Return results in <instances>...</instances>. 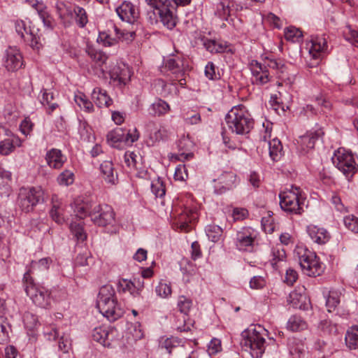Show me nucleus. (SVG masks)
<instances>
[{
	"label": "nucleus",
	"instance_id": "18",
	"mask_svg": "<svg viewBox=\"0 0 358 358\" xmlns=\"http://www.w3.org/2000/svg\"><path fill=\"white\" fill-rule=\"evenodd\" d=\"M322 134L320 131L309 132L303 136H301L296 140L297 149L302 155L308 152L315 146V142Z\"/></svg>",
	"mask_w": 358,
	"mask_h": 358
},
{
	"label": "nucleus",
	"instance_id": "16",
	"mask_svg": "<svg viewBox=\"0 0 358 358\" xmlns=\"http://www.w3.org/2000/svg\"><path fill=\"white\" fill-rule=\"evenodd\" d=\"M3 65L8 71H15L22 66V57L15 48L6 50L3 58Z\"/></svg>",
	"mask_w": 358,
	"mask_h": 358
},
{
	"label": "nucleus",
	"instance_id": "36",
	"mask_svg": "<svg viewBox=\"0 0 358 358\" xmlns=\"http://www.w3.org/2000/svg\"><path fill=\"white\" fill-rule=\"evenodd\" d=\"M287 328L292 331H301L308 328V324L301 316L292 315L287 322Z\"/></svg>",
	"mask_w": 358,
	"mask_h": 358
},
{
	"label": "nucleus",
	"instance_id": "39",
	"mask_svg": "<svg viewBox=\"0 0 358 358\" xmlns=\"http://www.w3.org/2000/svg\"><path fill=\"white\" fill-rule=\"evenodd\" d=\"M87 52L95 64L100 67L101 72L103 73L105 71L103 66L108 59L107 55L101 51H96L92 48H88Z\"/></svg>",
	"mask_w": 358,
	"mask_h": 358
},
{
	"label": "nucleus",
	"instance_id": "6",
	"mask_svg": "<svg viewBox=\"0 0 358 358\" xmlns=\"http://www.w3.org/2000/svg\"><path fill=\"white\" fill-rule=\"evenodd\" d=\"M171 216L172 226L175 230L188 232L192 229V223L198 218V213L187 207H180L173 210Z\"/></svg>",
	"mask_w": 358,
	"mask_h": 358
},
{
	"label": "nucleus",
	"instance_id": "57",
	"mask_svg": "<svg viewBox=\"0 0 358 358\" xmlns=\"http://www.w3.org/2000/svg\"><path fill=\"white\" fill-rule=\"evenodd\" d=\"M340 303V295L336 292L331 291L326 301L329 312H331Z\"/></svg>",
	"mask_w": 358,
	"mask_h": 358
},
{
	"label": "nucleus",
	"instance_id": "30",
	"mask_svg": "<svg viewBox=\"0 0 358 358\" xmlns=\"http://www.w3.org/2000/svg\"><path fill=\"white\" fill-rule=\"evenodd\" d=\"M33 7L35 8L40 18L42 20L44 26L50 30H52L54 27V21L52 17L50 15L47 10L46 6L42 3L36 1L33 4Z\"/></svg>",
	"mask_w": 358,
	"mask_h": 358
},
{
	"label": "nucleus",
	"instance_id": "43",
	"mask_svg": "<svg viewBox=\"0 0 358 358\" xmlns=\"http://www.w3.org/2000/svg\"><path fill=\"white\" fill-rule=\"evenodd\" d=\"M317 330L321 336H328L336 334L337 327L331 321L327 320H321L317 325Z\"/></svg>",
	"mask_w": 358,
	"mask_h": 358
},
{
	"label": "nucleus",
	"instance_id": "51",
	"mask_svg": "<svg viewBox=\"0 0 358 358\" xmlns=\"http://www.w3.org/2000/svg\"><path fill=\"white\" fill-rule=\"evenodd\" d=\"M50 215L52 219L58 224H62L64 222V217L62 215V208L59 202L53 201Z\"/></svg>",
	"mask_w": 358,
	"mask_h": 358
},
{
	"label": "nucleus",
	"instance_id": "50",
	"mask_svg": "<svg viewBox=\"0 0 358 358\" xmlns=\"http://www.w3.org/2000/svg\"><path fill=\"white\" fill-rule=\"evenodd\" d=\"M206 233L208 238L213 242H217L222 234V229L215 224H209L206 228Z\"/></svg>",
	"mask_w": 358,
	"mask_h": 358
},
{
	"label": "nucleus",
	"instance_id": "42",
	"mask_svg": "<svg viewBox=\"0 0 358 358\" xmlns=\"http://www.w3.org/2000/svg\"><path fill=\"white\" fill-rule=\"evenodd\" d=\"M11 180V174L8 171H0V194L8 196L10 192L9 182Z\"/></svg>",
	"mask_w": 358,
	"mask_h": 358
},
{
	"label": "nucleus",
	"instance_id": "56",
	"mask_svg": "<svg viewBox=\"0 0 358 358\" xmlns=\"http://www.w3.org/2000/svg\"><path fill=\"white\" fill-rule=\"evenodd\" d=\"M182 66L183 61L179 57H177L176 58H170L166 62V67H167L170 71H172L174 73L182 71Z\"/></svg>",
	"mask_w": 358,
	"mask_h": 358
},
{
	"label": "nucleus",
	"instance_id": "24",
	"mask_svg": "<svg viewBox=\"0 0 358 358\" xmlns=\"http://www.w3.org/2000/svg\"><path fill=\"white\" fill-rule=\"evenodd\" d=\"M101 177L109 185H115L117 182V174L114 171L113 164L110 161H105L100 165Z\"/></svg>",
	"mask_w": 358,
	"mask_h": 358
},
{
	"label": "nucleus",
	"instance_id": "5",
	"mask_svg": "<svg viewBox=\"0 0 358 358\" xmlns=\"http://www.w3.org/2000/svg\"><path fill=\"white\" fill-rule=\"evenodd\" d=\"M279 196L280 205L284 211L296 215H300L303 211L299 187L292 186L291 189L281 192Z\"/></svg>",
	"mask_w": 358,
	"mask_h": 358
},
{
	"label": "nucleus",
	"instance_id": "41",
	"mask_svg": "<svg viewBox=\"0 0 358 358\" xmlns=\"http://www.w3.org/2000/svg\"><path fill=\"white\" fill-rule=\"evenodd\" d=\"M345 343L350 349H358V326L352 327L345 335Z\"/></svg>",
	"mask_w": 358,
	"mask_h": 358
},
{
	"label": "nucleus",
	"instance_id": "47",
	"mask_svg": "<svg viewBox=\"0 0 358 358\" xmlns=\"http://www.w3.org/2000/svg\"><path fill=\"white\" fill-rule=\"evenodd\" d=\"M41 92L43 94L41 102L43 105L48 107V113H51L58 107L57 103H52V101L54 99L53 93L52 92H48L46 89H43Z\"/></svg>",
	"mask_w": 358,
	"mask_h": 358
},
{
	"label": "nucleus",
	"instance_id": "10",
	"mask_svg": "<svg viewBox=\"0 0 358 358\" xmlns=\"http://www.w3.org/2000/svg\"><path fill=\"white\" fill-rule=\"evenodd\" d=\"M299 264L304 273L308 276L320 275L322 272L321 263L316 255L309 251H305L299 257Z\"/></svg>",
	"mask_w": 358,
	"mask_h": 358
},
{
	"label": "nucleus",
	"instance_id": "2",
	"mask_svg": "<svg viewBox=\"0 0 358 358\" xmlns=\"http://www.w3.org/2000/svg\"><path fill=\"white\" fill-rule=\"evenodd\" d=\"M266 330L260 325L250 326L242 332L241 345L245 350L249 351L253 358H259L265 350Z\"/></svg>",
	"mask_w": 358,
	"mask_h": 358
},
{
	"label": "nucleus",
	"instance_id": "13",
	"mask_svg": "<svg viewBox=\"0 0 358 358\" xmlns=\"http://www.w3.org/2000/svg\"><path fill=\"white\" fill-rule=\"evenodd\" d=\"M111 80L115 85H125L129 81L131 72L128 65L124 63H117L109 71Z\"/></svg>",
	"mask_w": 358,
	"mask_h": 358
},
{
	"label": "nucleus",
	"instance_id": "62",
	"mask_svg": "<svg viewBox=\"0 0 358 358\" xmlns=\"http://www.w3.org/2000/svg\"><path fill=\"white\" fill-rule=\"evenodd\" d=\"M148 5L155 8L158 11L161 8H168L171 6H175L171 0H145Z\"/></svg>",
	"mask_w": 358,
	"mask_h": 358
},
{
	"label": "nucleus",
	"instance_id": "17",
	"mask_svg": "<svg viewBox=\"0 0 358 358\" xmlns=\"http://www.w3.org/2000/svg\"><path fill=\"white\" fill-rule=\"evenodd\" d=\"M254 241L253 233L250 229L243 228L236 234V245L239 250L251 252Z\"/></svg>",
	"mask_w": 358,
	"mask_h": 358
},
{
	"label": "nucleus",
	"instance_id": "9",
	"mask_svg": "<svg viewBox=\"0 0 358 358\" xmlns=\"http://www.w3.org/2000/svg\"><path fill=\"white\" fill-rule=\"evenodd\" d=\"M92 222L99 226L106 227L115 222V213L113 208L106 204L96 203L90 211Z\"/></svg>",
	"mask_w": 358,
	"mask_h": 358
},
{
	"label": "nucleus",
	"instance_id": "26",
	"mask_svg": "<svg viewBox=\"0 0 358 358\" xmlns=\"http://www.w3.org/2000/svg\"><path fill=\"white\" fill-rule=\"evenodd\" d=\"M96 203L91 201H83L77 199L74 202L73 210L77 217L83 219L87 215L90 216V211L95 206Z\"/></svg>",
	"mask_w": 358,
	"mask_h": 358
},
{
	"label": "nucleus",
	"instance_id": "35",
	"mask_svg": "<svg viewBox=\"0 0 358 358\" xmlns=\"http://www.w3.org/2000/svg\"><path fill=\"white\" fill-rule=\"evenodd\" d=\"M230 4H231V2L229 0H222V1H220L217 4L215 14L217 15H218V17H220V18H222L224 20H227V21L229 20L230 21L229 23H231V22L232 24L234 27H238L234 22V19H232V18L229 19V17L230 16V12H231Z\"/></svg>",
	"mask_w": 358,
	"mask_h": 358
},
{
	"label": "nucleus",
	"instance_id": "37",
	"mask_svg": "<svg viewBox=\"0 0 358 358\" xmlns=\"http://www.w3.org/2000/svg\"><path fill=\"white\" fill-rule=\"evenodd\" d=\"M51 262L50 258H43L38 262L31 261L25 273H29V275L31 276V274L35 271L43 272L47 271Z\"/></svg>",
	"mask_w": 358,
	"mask_h": 358
},
{
	"label": "nucleus",
	"instance_id": "19",
	"mask_svg": "<svg viewBox=\"0 0 358 358\" xmlns=\"http://www.w3.org/2000/svg\"><path fill=\"white\" fill-rule=\"evenodd\" d=\"M266 66L276 70L279 78L287 81L288 84L294 82V74L289 73L288 66L282 60L269 59Z\"/></svg>",
	"mask_w": 358,
	"mask_h": 358
},
{
	"label": "nucleus",
	"instance_id": "34",
	"mask_svg": "<svg viewBox=\"0 0 358 358\" xmlns=\"http://www.w3.org/2000/svg\"><path fill=\"white\" fill-rule=\"evenodd\" d=\"M219 183L222 185V187L219 191V193H222L226 190H229L235 186L236 181V176L233 172H224L217 178Z\"/></svg>",
	"mask_w": 358,
	"mask_h": 358
},
{
	"label": "nucleus",
	"instance_id": "20",
	"mask_svg": "<svg viewBox=\"0 0 358 358\" xmlns=\"http://www.w3.org/2000/svg\"><path fill=\"white\" fill-rule=\"evenodd\" d=\"M194 145L188 137H182L178 142V153L175 155L177 160L185 162L193 158L194 154L192 152Z\"/></svg>",
	"mask_w": 358,
	"mask_h": 358
},
{
	"label": "nucleus",
	"instance_id": "38",
	"mask_svg": "<svg viewBox=\"0 0 358 358\" xmlns=\"http://www.w3.org/2000/svg\"><path fill=\"white\" fill-rule=\"evenodd\" d=\"M169 110V105L162 99H157L149 108L150 114L152 115H163Z\"/></svg>",
	"mask_w": 358,
	"mask_h": 358
},
{
	"label": "nucleus",
	"instance_id": "59",
	"mask_svg": "<svg viewBox=\"0 0 358 358\" xmlns=\"http://www.w3.org/2000/svg\"><path fill=\"white\" fill-rule=\"evenodd\" d=\"M345 227L353 233L358 234V217L355 215H348L343 220Z\"/></svg>",
	"mask_w": 358,
	"mask_h": 358
},
{
	"label": "nucleus",
	"instance_id": "45",
	"mask_svg": "<svg viewBox=\"0 0 358 358\" xmlns=\"http://www.w3.org/2000/svg\"><path fill=\"white\" fill-rule=\"evenodd\" d=\"M117 288L119 292H128L134 297L138 296V292H136L135 286L133 281L127 279H120L117 283Z\"/></svg>",
	"mask_w": 358,
	"mask_h": 358
},
{
	"label": "nucleus",
	"instance_id": "27",
	"mask_svg": "<svg viewBox=\"0 0 358 358\" xmlns=\"http://www.w3.org/2000/svg\"><path fill=\"white\" fill-rule=\"evenodd\" d=\"M92 99L95 104L99 107H109L113 103V100L108 95L106 91L100 87L94 89L92 93Z\"/></svg>",
	"mask_w": 358,
	"mask_h": 358
},
{
	"label": "nucleus",
	"instance_id": "7",
	"mask_svg": "<svg viewBox=\"0 0 358 358\" xmlns=\"http://www.w3.org/2000/svg\"><path fill=\"white\" fill-rule=\"evenodd\" d=\"M44 200V191L41 187L20 189L18 205L22 210L29 212L34 207Z\"/></svg>",
	"mask_w": 358,
	"mask_h": 358
},
{
	"label": "nucleus",
	"instance_id": "46",
	"mask_svg": "<svg viewBox=\"0 0 358 358\" xmlns=\"http://www.w3.org/2000/svg\"><path fill=\"white\" fill-rule=\"evenodd\" d=\"M124 163L130 169H138L141 161V157L134 152H126L124 155Z\"/></svg>",
	"mask_w": 358,
	"mask_h": 358
},
{
	"label": "nucleus",
	"instance_id": "11",
	"mask_svg": "<svg viewBox=\"0 0 358 358\" xmlns=\"http://www.w3.org/2000/svg\"><path fill=\"white\" fill-rule=\"evenodd\" d=\"M271 131L266 127L264 134L260 137L259 146L268 148L271 158L273 161H278L282 155V145L277 138L271 140Z\"/></svg>",
	"mask_w": 358,
	"mask_h": 358
},
{
	"label": "nucleus",
	"instance_id": "15",
	"mask_svg": "<svg viewBox=\"0 0 358 358\" xmlns=\"http://www.w3.org/2000/svg\"><path fill=\"white\" fill-rule=\"evenodd\" d=\"M115 31L116 36L111 37L110 34L106 32H101L99 34L97 38L98 42L101 43L104 46L110 47L115 45L119 40H129L131 41L134 38L135 33L134 31L124 34L116 26L113 27Z\"/></svg>",
	"mask_w": 358,
	"mask_h": 358
},
{
	"label": "nucleus",
	"instance_id": "23",
	"mask_svg": "<svg viewBox=\"0 0 358 358\" xmlns=\"http://www.w3.org/2000/svg\"><path fill=\"white\" fill-rule=\"evenodd\" d=\"M311 47L309 52L313 58H318L322 53L327 49V42L324 36H312L310 39Z\"/></svg>",
	"mask_w": 358,
	"mask_h": 358
},
{
	"label": "nucleus",
	"instance_id": "12",
	"mask_svg": "<svg viewBox=\"0 0 358 358\" xmlns=\"http://www.w3.org/2000/svg\"><path fill=\"white\" fill-rule=\"evenodd\" d=\"M250 71L252 73L250 80L253 85L262 86L270 82L271 79L267 66L257 61L251 62Z\"/></svg>",
	"mask_w": 358,
	"mask_h": 358
},
{
	"label": "nucleus",
	"instance_id": "44",
	"mask_svg": "<svg viewBox=\"0 0 358 358\" xmlns=\"http://www.w3.org/2000/svg\"><path fill=\"white\" fill-rule=\"evenodd\" d=\"M74 100L77 105L85 111L91 113L94 110L92 103L83 93L79 92L76 94L74 96Z\"/></svg>",
	"mask_w": 358,
	"mask_h": 358
},
{
	"label": "nucleus",
	"instance_id": "25",
	"mask_svg": "<svg viewBox=\"0 0 358 358\" xmlns=\"http://www.w3.org/2000/svg\"><path fill=\"white\" fill-rule=\"evenodd\" d=\"M307 231L311 239L317 244H324L329 241L330 236L327 231L323 228H319L315 225H310Z\"/></svg>",
	"mask_w": 358,
	"mask_h": 358
},
{
	"label": "nucleus",
	"instance_id": "53",
	"mask_svg": "<svg viewBox=\"0 0 358 358\" xmlns=\"http://www.w3.org/2000/svg\"><path fill=\"white\" fill-rule=\"evenodd\" d=\"M206 49L211 53L222 52L226 49V45L215 41V40H206L203 41Z\"/></svg>",
	"mask_w": 358,
	"mask_h": 358
},
{
	"label": "nucleus",
	"instance_id": "55",
	"mask_svg": "<svg viewBox=\"0 0 358 358\" xmlns=\"http://www.w3.org/2000/svg\"><path fill=\"white\" fill-rule=\"evenodd\" d=\"M15 27L17 33L24 39H25L30 34L33 32L29 26L24 20H18L15 22Z\"/></svg>",
	"mask_w": 358,
	"mask_h": 358
},
{
	"label": "nucleus",
	"instance_id": "32",
	"mask_svg": "<svg viewBox=\"0 0 358 358\" xmlns=\"http://www.w3.org/2000/svg\"><path fill=\"white\" fill-rule=\"evenodd\" d=\"M113 334V330L109 331L106 328L96 327L93 330L92 338L94 341L101 343L103 346L110 345V335Z\"/></svg>",
	"mask_w": 358,
	"mask_h": 358
},
{
	"label": "nucleus",
	"instance_id": "31",
	"mask_svg": "<svg viewBox=\"0 0 358 358\" xmlns=\"http://www.w3.org/2000/svg\"><path fill=\"white\" fill-rule=\"evenodd\" d=\"M33 7L35 8L40 18L42 20L44 26L50 30H52L54 27V21L52 17L50 15L47 10L46 6L42 3L36 1L33 4Z\"/></svg>",
	"mask_w": 358,
	"mask_h": 358
},
{
	"label": "nucleus",
	"instance_id": "8",
	"mask_svg": "<svg viewBox=\"0 0 358 358\" xmlns=\"http://www.w3.org/2000/svg\"><path fill=\"white\" fill-rule=\"evenodd\" d=\"M331 159L334 164L348 178H351L357 171V165L352 154L344 148H339L335 151Z\"/></svg>",
	"mask_w": 358,
	"mask_h": 358
},
{
	"label": "nucleus",
	"instance_id": "60",
	"mask_svg": "<svg viewBox=\"0 0 358 358\" xmlns=\"http://www.w3.org/2000/svg\"><path fill=\"white\" fill-rule=\"evenodd\" d=\"M73 180L74 175L71 171L69 170H65L61 173L57 178V182L60 185L68 186L72 184Z\"/></svg>",
	"mask_w": 358,
	"mask_h": 358
},
{
	"label": "nucleus",
	"instance_id": "4",
	"mask_svg": "<svg viewBox=\"0 0 358 358\" xmlns=\"http://www.w3.org/2000/svg\"><path fill=\"white\" fill-rule=\"evenodd\" d=\"M22 282L27 295L36 306L46 308L50 305V293L45 287L35 284L29 273L24 274Z\"/></svg>",
	"mask_w": 358,
	"mask_h": 358
},
{
	"label": "nucleus",
	"instance_id": "21",
	"mask_svg": "<svg viewBox=\"0 0 358 358\" xmlns=\"http://www.w3.org/2000/svg\"><path fill=\"white\" fill-rule=\"evenodd\" d=\"M158 14L162 24L169 29H172L176 27L178 16L175 6H171L168 8H161V10L158 11Z\"/></svg>",
	"mask_w": 358,
	"mask_h": 358
},
{
	"label": "nucleus",
	"instance_id": "22",
	"mask_svg": "<svg viewBox=\"0 0 358 358\" xmlns=\"http://www.w3.org/2000/svg\"><path fill=\"white\" fill-rule=\"evenodd\" d=\"M287 301L295 308L306 309L308 305V299L305 293L304 287L292 292L289 295Z\"/></svg>",
	"mask_w": 358,
	"mask_h": 358
},
{
	"label": "nucleus",
	"instance_id": "49",
	"mask_svg": "<svg viewBox=\"0 0 358 358\" xmlns=\"http://www.w3.org/2000/svg\"><path fill=\"white\" fill-rule=\"evenodd\" d=\"M10 325L6 317H0V344L6 343L9 340Z\"/></svg>",
	"mask_w": 358,
	"mask_h": 358
},
{
	"label": "nucleus",
	"instance_id": "14",
	"mask_svg": "<svg viewBox=\"0 0 358 358\" xmlns=\"http://www.w3.org/2000/svg\"><path fill=\"white\" fill-rule=\"evenodd\" d=\"M116 13L119 17L124 22L134 24L139 18L138 9L128 1L123 2L116 8Z\"/></svg>",
	"mask_w": 358,
	"mask_h": 358
},
{
	"label": "nucleus",
	"instance_id": "40",
	"mask_svg": "<svg viewBox=\"0 0 358 358\" xmlns=\"http://www.w3.org/2000/svg\"><path fill=\"white\" fill-rule=\"evenodd\" d=\"M271 256L272 258L270 259V264L273 268L277 270L280 266L279 264L285 260V251L281 248H274L272 250Z\"/></svg>",
	"mask_w": 358,
	"mask_h": 358
},
{
	"label": "nucleus",
	"instance_id": "28",
	"mask_svg": "<svg viewBox=\"0 0 358 358\" xmlns=\"http://www.w3.org/2000/svg\"><path fill=\"white\" fill-rule=\"evenodd\" d=\"M22 141L20 138L15 135H12L0 142V154L2 155H8L12 152L15 147L21 146Z\"/></svg>",
	"mask_w": 358,
	"mask_h": 358
},
{
	"label": "nucleus",
	"instance_id": "1",
	"mask_svg": "<svg viewBox=\"0 0 358 358\" xmlns=\"http://www.w3.org/2000/svg\"><path fill=\"white\" fill-rule=\"evenodd\" d=\"M225 122L229 129L237 135H246L254 127V120L243 105L233 107L226 115Z\"/></svg>",
	"mask_w": 358,
	"mask_h": 358
},
{
	"label": "nucleus",
	"instance_id": "54",
	"mask_svg": "<svg viewBox=\"0 0 358 358\" xmlns=\"http://www.w3.org/2000/svg\"><path fill=\"white\" fill-rule=\"evenodd\" d=\"M70 229L73 235L78 241H83L87 238V234L83 229L82 224L72 222L70 224Z\"/></svg>",
	"mask_w": 358,
	"mask_h": 358
},
{
	"label": "nucleus",
	"instance_id": "64",
	"mask_svg": "<svg viewBox=\"0 0 358 358\" xmlns=\"http://www.w3.org/2000/svg\"><path fill=\"white\" fill-rule=\"evenodd\" d=\"M155 291L157 294L162 298L168 297L172 292L171 286L165 282H159L156 287Z\"/></svg>",
	"mask_w": 358,
	"mask_h": 358
},
{
	"label": "nucleus",
	"instance_id": "3",
	"mask_svg": "<svg viewBox=\"0 0 358 358\" xmlns=\"http://www.w3.org/2000/svg\"><path fill=\"white\" fill-rule=\"evenodd\" d=\"M96 307L99 312L111 322L117 320L123 313L117 303L115 291L110 285H104L100 288Z\"/></svg>",
	"mask_w": 358,
	"mask_h": 358
},
{
	"label": "nucleus",
	"instance_id": "63",
	"mask_svg": "<svg viewBox=\"0 0 358 358\" xmlns=\"http://www.w3.org/2000/svg\"><path fill=\"white\" fill-rule=\"evenodd\" d=\"M41 35L36 36L33 32H30L29 35L24 39L29 42L30 46L34 49H39L42 46V41L44 38H41Z\"/></svg>",
	"mask_w": 358,
	"mask_h": 358
},
{
	"label": "nucleus",
	"instance_id": "52",
	"mask_svg": "<svg viewBox=\"0 0 358 358\" xmlns=\"http://www.w3.org/2000/svg\"><path fill=\"white\" fill-rule=\"evenodd\" d=\"M177 306L179 311L181 313L184 314L185 315H187L192 306V301L189 298L182 295L180 296L178 299Z\"/></svg>",
	"mask_w": 358,
	"mask_h": 358
},
{
	"label": "nucleus",
	"instance_id": "33",
	"mask_svg": "<svg viewBox=\"0 0 358 358\" xmlns=\"http://www.w3.org/2000/svg\"><path fill=\"white\" fill-rule=\"evenodd\" d=\"M48 164L53 169H60L64 162V156L57 149H52L46 155Z\"/></svg>",
	"mask_w": 358,
	"mask_h": 358
},
{
	"label": "nucleus",
	"instance_id": "58",
	"mask_svg": "<svg viewBox=\"0 0 358 358\" xmlns=\"http://www.w3.org/2000/svg\"><path fill=\"white\" fill-rule=\"evenodd\" d=\"M106 138L108 143L113 145L117 142H122L124 139V132L121 129H116L108 133Z\"/></svg>",
	"mask_w": 358,
	"mask_h": 358
},
{
	"label": "nucleus",
	"instance_id": "48",
	"mask_svg": "<svg viewBox=\"0 0 358 358\" xmlns=\"http://www.w3.org/2000/svg\"><path fill=\"white\" fill-rule=\"evenodd\" d=\"M93 263L94 259L90 252L87 250L79 253L75 259V264L78 266H87L92 265Z\"/></svg>",
	"mask_w": 358,
	"mask_h": 358
},
{
	"label": "nucleus",
	"instance_id": "29",
	"mask_svg": "<svg viewBox=\"0 0 358 358\" xmlns=\"http://www.w3.org/2000/svg\"><path fill=\"white\" fill-rule=\"evenodd\" d=\"M33 7L35 8L40 18L42 20L44 26L50 30H52L54 27V21L52 17L50 15L47 10L46 6L42 3L36 1L33 4Z\"/></svg>",
	"mask_w": 358,
	"mask_h": 358
},
{
	"label": "nucleus",
	"instance_id": "61",
	"mask_svg": "<svg viewBox=\"0 0 358 358\" xmlns=\"http://www.w3.org/2000/svg\"><path fill=\"white\" fill-rule=\"evenodd\" d=\"M74 13L76 15V22L80 27H83L88 22L87 15L85 10L81 7L76 6L74 8Z\"/></svg>",
	"mask_w": 358,
	"mask_h": 358
}]
</instances>
